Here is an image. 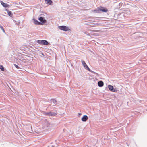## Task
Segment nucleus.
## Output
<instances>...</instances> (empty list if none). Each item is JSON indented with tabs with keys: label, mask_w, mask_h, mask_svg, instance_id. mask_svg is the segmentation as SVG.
I'll use <instances>...</instances> for the list:
<instances>
[{
	"label": "nucleus",
	"mask_w": 147,
	"mask_h": 147,
	"mask_svg": "<svg viewBox=\"0 0 147 147\" xmlns=\"http://www.w3.org/2000/svg\"><path fill=\"white\" fill-rule=\"evenodd\" d=\"M82 64L85 69L88 70L89 71L91 72L92 74L98 75V74L91 70L88 67L85 61L84 60L81 61Z\"/></svg>",
	"instance_id": "nucleus-1"
},
{
	"label": "nucleus",
	"mask_w": 147,
	"mask_h": 147,
	"mask_svg": "<svg viewBox=\"0 0 147 147\" xmlns=\"http://www.w3.org/2000/svg\"><path fill=\"white\" fill-rule=\"evenodd\" d=\"M36 42L39 45H50V42L45 40H36Z\"/></svg>",
	"instance_id": "nucleus-2"
},
{
	"label": "nucleus",
	"mask_w": 147,
	"mask_h": 147,
	"mask_svg": "<svg viewBox=\"0 0 147 147\" xmlns=\"http://www.w3.org/2000/svg\"><path fill=\"white\" fill-rule=\"evenodd\" d=\"M44 114L46 116H55L57 115V113L55 112L50 111L48 112H45Z\"/></svg>",
	"instance_id": "nucleus-3"
},
{
	"label": "nucleus",
	"mask_w": 147,
	"mask_h": 147,
	"mask_svg": "<svg viewBox=\"0 0 147 147\" xmlns=\"http://www.w3.org/2000/svg\"><path fill=\"white\" fill-rule=\"evenodd\" d=\"M108 87L109 90L111 92H117L118 91V90L116 88H114L113 86L111 85H108Z\"/></svg>",
	"instance_id": "nucleus-4"
},
{
	"label": "nucleus",
	"mask_w": 147,
	"mask_h": 147,
	"mask_svg": "<svg viewBox=\"0 0 147 147\" xmlns=\"http://www.w3.org/2000/svg\"><path fill=\"white\" fill-rule=\"evenodd\" d=\"M59 28L60 30L64 31H67L69 30V27L65 26H59Z\"/></svg>",
	"instance_id": "nucleus-5"
},
{
	"label": "nucleus",
	"mask_w": 147,
	"mask_h": 147,
	"mask_svg": "<svg viewBox=\"0 0 147 147\" xmlns=\"http://www.w3.org/2000/svg\"><path fill=\"white\" fill-rule=\"evenodd\" d=\"M101 8H98V10L100 11H102L104 12H107L108 11V10L106 8H104L102 7H100Z\"/></svg>",
	"instance_id": "nucleus-6"
},
{
	"label": "nucleus",
	"mask_w": 147,
	"mask_h": 147,
	"mask_svg": "<svg viewBox=\"0 0 147 147\" xmlns=\"http://www.w3.org/2000/svg\"><path fill=\"white\" fill-rule=\"evenodd\" d=\"M88 119V117L86 115H84L81 118V120L83 122H86Z\"/></svg>",
	"instance_id": "nucleus-7"
},
{
	"label": "nucleus",
	"mask_w": 147,
	"mask_h": 147,
	"mask_svg": "<svg viewBox=\"0 0 147 147\" xmlns=\"http://www.w3.org/2000/svg\"><path fill=\"white\" fill-rule=\"evenodd\" d=\"M44 18V17H40L38 19L42 22L43 23H45L46 22V21Z\"/></svg>",
	"instance_id": "nucleus-8"
},
{
	"label": "nucleus",
	"mask_w": 147,
	"mask_h": 147,
	"mask_svg": "<svg viewBox=\"0 0 147 147\" xmlns=\"http://www.w3.org/2000/svg\"><path fill=\"white\" fill-rule=\"evenodd\" d=\"M98 86L99 87H102L104 85L103 82L102 81H99L98 83Z\"/></svg>",
	"instance_id": "nucleus-9"
},
{
	"label": "nucleus",
	"mask_w": 147,
	"mask_h": 147,
	"mask_svg": "<svg viewBox=\"0 0 147 147\" xmlns=\"http://www.w3.org/2000/svg\"><path fill=\"white\" fill-rule=\"evenodd\" d=\"M1 3L3 6L5 7H9V5L8 4L4 3L2 1H1Z\"/></svg>",
	"instance_id": "nucleus-10"
},
{
	"label": "nucleus",
	"mask_w": 147,
	"mask_h": 147,
	"mask_svg": "<svg viewBox=\"0 0 147 147\" xmlns=\"http://www.w3.org/2000/svg\"><path fill=\"white\" fill-rule=\"evenodd\" d=\"M45 3L47 4L50 5L52 3V1L51 0H45Z\"/></svg>",
	"instance_id": "nucleus-11"
},
{
	"label": "nucleus",
	"mask_w": 147,
	"mask_h": 147,
	"mask_svg": "<svg viewBox=\"0 0 147 147\" xmlns=\"http://www.w3.org/2000/svg\"><path fill=\"white\" fill-rule=\"evenodd\" d=\"M34 23L35 24L37 25H39L42 24L41 23L36 20H34Z\"/></svg>",
	"instance_id": "nucleus-12"
},
{
	"label": "nucleus",
	"mask_w": 147,
	"mask_h": 147,
	"mask_svg": "<svg viewBox=\"0 0 147 147\" xmlns=\"http://www.w3.org/2000/svg\"><path fill=\"white\" fill-rule=\"evenodd\" d=\"M119 42H121L123 41V39L122 37H114Z\"/></svg>",
	"instance_id": "nucleus-13"
},
{
	"label": "nucleus",
	"mask_w": 147,
	"mask_h": 147,
	"mask_svg": "<svg viewBox=\"0 0 147 147\" xmlns=\"http://www.w3.org/2000/svg\"><path fill=\"white\" fill-rule=\"evenodd\" d=\"M52 101L53 103L56 105L57 104V102L56 100L54 99H51L50 100V102H51V101Z\"/></svg>",
	"instance_id": "nucleus-14"
},
{
	"label": "nucleus",
	"mask_w": 147,
	"mask_h": 147,
	"mask_svg": "<svg viewBox=\"0 0 147 147\" xmlns=\"http://www.w3.org/2000/svg\"><path fill=\"white\" fill-rule=\"evenodd\" d=\"M6 11H7L8 15L10 17H12L13 15V14L12 12L11 11H9V10L7 9H6Z\"/></svg>",
	"instance_id": "nucleus-15"
},
{
	"label": "nucleus",
	"mask_w": 147,
	"mask_h": 147,
	"mask_svg": "<svg viewBox=\"0 0 147 147\" xmlns=\"http://www.w3.org/2000/svg\"><path fill=\"white\" fill-rule=\"evenodd\" d=\"M51 105H49V106H48V107H50V108L51 109H53V110H55V109L56 108L55 107H53L54 106H55V105H53V106H52L51 107H50V106Z\"/></svg>",
	"instance_id": "nucleus-16"
},
{
	"label": "nucleus",
	"mask_w": 147,
	"mask_h": 147,
	"mask_svg": "<svg viewBox=\"0 0 147 147\" xmlns=\"http://www.w3.org/2000/svg\"><path fill=\"white\" fill-rule=\"evenodd\" d=\"M0 69H1V70L2 71H4V69L3 65H0Z\"/></svg>",
	"instance_id": "nucleus-17"
},
{
	"label": "nucleus",
	"mask_w": 147,
	"mask_h": 147,
	"mask_svg": "<svg viewBox=\"0 0 147 147\" xmlns=\"http://www.w3.org/2000/svg\"><path fill=\"white\" fill-rule=\"evenodd\" d=\"M14 66L17 69H20V68L17 65H16V64H14Z\"/></svg>",
	"instance_id": "nucleus-18"
},
{
	"label": "nucleus",
	"mask_w": 147,
	"mask_h": 147,
	"mask_svg": "<svg viewBox=\"0 0 147 147\" xmlns=\"http://www.w3.org/2000/svg\"><path fill=\"white\" fill-rule=\"evenodd\" d=\"M0 28L2 30V31H3V32H5V30L3 28L2 26H1L0 25Z\"/></svg>",
	"instance_id": "nucleus-19"
},
{
	"label": "nucleus",
	"mask_w": 147,
	"mask_h": 147,
	"mask_svg": "<svg viewBox=\"0 0 147 147\" xmlns=\"http://www.w3.org/2000/svg\"><path fill=\"white\" fill-rule=\"evenodd\" d=\"M82 115V114L81 113H78V117Z\"/></svg>",
	"instance_id": "nucleus-20"
},
{
	"label": "nucleus",
	"mask_w": 147,
	"mask_h": 147,
	"mask_svg": "<svg viewBox=\"0 0 147 147\" xmlns=\"http://www.w3.org/2000/svg\"><path fill=\"white\" fill-rule=\"evenodd\" d=\"M127 146H129V145L128 144V143H127Z\"/></svg>",
	"instance_id": "nucleus-21"
},
{
	"label": "nucleus",
	"mask_w": 147,
	"mask_h": 147,
	"mask_svg": "<svg viewBox=\"0 0 147 147\" xmlns=\"http://www.w3.org/2000/svg\"><path fill=\"white\" fill-rule=\"evenodd\" d=\"M42 55H43V56H44V54H43V53H42Z\"/></svg>",
	"instance_id": "nucleus-22"
}]
</instances>
